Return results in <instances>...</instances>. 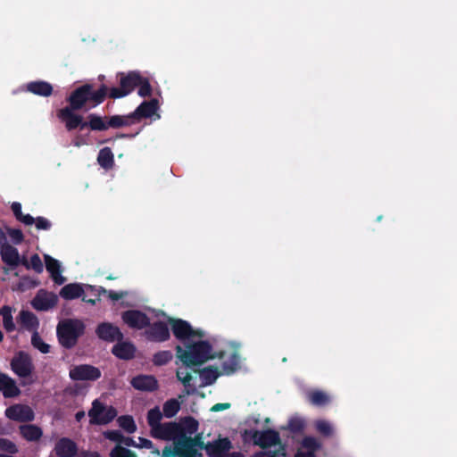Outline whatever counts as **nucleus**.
Here are the masks:
<instances>
[{
	"mask_svg": "<svg viewBox=\"0 0 457 457\" xmlns=\"http://www.w3.org/2000/svg\"><path fill=\"white\" fill-rule=\"evenodd\" d=\"M108 87L102 84L98 89H95L94 86L86 83L76 87L71 95L67 97V102L71 109L90 110L101 104L107 97Z\"/></svg>",
	"mask_w": 457,
	"mask_h": 457,
	"instance_id": "1",
	"label": "nucleus"
},
{
	"mask_svg": "<svg viewBox=\"0 0 457 457\" xmlns=\"http://www.w3.org/2000/svg\"><path fill=\"white\" fill-rule=\"evenodd\" d=\"M177 358L187 367L200 366L212 359V345L205 340L186 345V349L176 345Z\"/></svg>",
	"mask_w": 457,
	"mask_h": 457,
	"instance_id": "2",
	"label": "nucleus"
},
{
	"mask_svg": "<svg viewBox=\"0 0 457 457\" xmlns=\"http://www.w3.org/2000/svg\"><path fill=\"white\" fill-rule=\"evenodd\" d=\"M85 332V325L79 320H65L58 323L56 335L60 345L66 348H73L79 338Z\"/></svg>",
	"mask_w": 457,
	"mask_h": 457,
	"instance_id": "3",
	"label": "nucleus"
},
{
	"mask_svg": "<svg viewBox=\"0 0 457 457\" xmlns=\"http://www.w3.org/2000/svg\"><path fill=\"white\" fill-rule=\"evenodd\" d=\"M119 87H108L107 96L112 99H119L129 96L137 87L141 81L139 71L118 72Z\"/></svg>",
	"mask_w": 457,
	"mask_h": 457,
	"instance_id": "4",
	"label": "nucleus"
},
{
	"mask_svg": "<svg viewBox=\"0 0 457 457\" xmlns=\"http://www.w3.org/2000/svg\"><path fill=\"white\" fill-rule=\"evenodd\" d=\"M88 416L91 425H106L115 419L117 411L112 406H104L99 400L96 399L88 411Z\"/></svg>",
	"mask_w": 457,
	"mask_h": 457,
	"instance_id": "5",
	"label": "nucleus"
},
{
	"mask_svg": "<svg viewBox=\"0 0 457 457\" xmlns=\"http://www.w3.org/2000/svg\"><path fill=\"white\" fill-rule=\"evenodd\" d=\"M10 366L12 372L21 378L30 377L34 370L31 357L23 351L18 352L12 357Z\"/></svg>",
	"mask_w": 457,
	"mask_h": 457,
	"instance_id": "6",
	"label": "nucleus"
},
{
	"mask_svg": "<svg viewBox=\"0 0 457 457\" xmlns=\"http://www.w3.org/2000/svg\"><path fill=\"white\" fill-rule=\"evenodd\" d=\"M244 436H251L253 444L262 449L280 445L279 433L274 429H267L264 431L245 430Z\"/></svg>",
	"mask_w": 457,
	"mask_h": 457,
	"instance_id": "7",
	"label": "nucleus"
},
{
	"mask_svg": "<svg viewBox=\"0 0 457 457\" xmlns=\"http://www.w3.org/2000/svg\"><path fill=\"white\" fill-rule=\"evenodd\" d=\"M69 376L73 381H96L101 378L102 373L97 367L90 364H79L70 370Z\"/></svg>",
	"mask_w": 457,
	"mask_h": 457,
	"instance_id": "8",
	"label": "nucleus"
},
{
	"mask_svg": "<svg viewBox=\"0 0 457 457\" xmlns=\"http://www.w3.org/2000/svg\"><path fill=\"white\" fill-rule=\"evenodd\" d=\"M145 337L148 341L162 343L170 337L168 324L164 321L157 320L146 327L145 331Z\"/></svg>",
	"mask_w": 457,
	"mask_h": 457,
	"instance_id": "9",
	"label": "nucleus"
},
{
	"mask_svg": "<svg viewBox=\"0 0 457 457\" xmlns=\"http://www.w3.org/2000/svg\"><path fill=\"white\" fill-rule=\"evenodd\" d=\"M182 428L177 422L161 423L151 429V436L154 438L162 440L178 439V435L181 433Z\"/></svg>",
	"mask_w": 457,
	"mask_h": 457,
	"instance_id": "10",
	"label": "nucleus"
},
{
	"mask_svg": "<svg viewBox=\"0 0 457 457\" xmlns=\"http://www.w3.org/2000/svg\"><path fill=\"white\" fill-rule=\"evenodd\" d=\"M122 321L133 329L146 328L150 325V318L139 310H128L121 313Z\"/></svg>",
	"mask_w": 457,
	"mask_h": 457,
	"instance_id": "11",
	"label": "nucleus"
},
{
	"mask_svg": "<svg viewBox=\"0 0 457 457\" xmlns=\"http://www.w3.org/2000/svg\"><path fill=\"white\" fill-rule=\"evenodd\" d=\"M96 335L99 339L110 343L120 342L124 337L119 327L111 322L99 323L96 328Z\"/></svg>",
	"mask_w": 457,
	"mask_h": 457,
	"instance_id": "12",
	"label": "nucleus"
},
{
	"mask_svg": "<svg viewBox=\"0 0 457 457\" xmlns=\"http://www.w3.org/2000/svg\"><path fill=\"white\" fill-rule=\"evenodd\" d=\"M4 414L9 420L19 422H29L35 418L34 411L29 405L19 403L8 407Z\"/></svg>",
	"mask_w": 457,
	"mask_h": 457,
	"instance_id": "13",
	"label": "nucleus"
},
{
	"mask_svg": "<svg viewBox=\"0 0 457 457\" xmlns=\"http://www.w3.org/2000/svg\"><path fill=\"white\" fill-rule=\"evenodd\" d=\"M75 109L66 106L58 112L59 119L65 122V127L69 131L76 129H79L80 130L86 129V126H83V123H86V121L83 120L81 115L75 113Z\"/></svg>",
	"mask_w": 457,
	"mask_h": 457,
	"instance_id": "14",
	"label": "nucleus"
},
{
	"mask_svg": "<svg viewBox=\"0 0 457 457\" xmlns=\"http://www.w3.org/2000/svg\"><path fill=\"white\" fill-rule=\"evenodd\" d=\"M168 323L170 325L171 331L178 340L184 342L191 338L193 327L188 321L169 317Z\"/></svg>",
	"mask_w": 457,
	"mask_h": 457,
	"instance_id": "15",
	"label": "nucleus"
},
{
	"mask_svg": "<svg viewBox=\"0 0 457 457\" xmlns=\"http://www.w3.org/2000/svg\"><path fill=\"white\" fill-rule=\"evenodd\" d=\"M206 454L209 457H226L227 453L233 448V445L228 437H220L207 442Z\"/></svg>",
	"mask_w": 457,
	"mask_h": 457,
	"instance_id": "16",
	"label": "nucleus"
},
{
	"mask_svg": "<svg viewBox=\"0 0 457 457\" xmlns=\"http://www.w3.org/2000/svg\"><path fill=\"white\" fill-rule=\"evenodd\" d=\"M159 109V101L153 98L149 101L142 102L134 112H131L135 124L142 119L151 118Z\"/></svg>",
	"mask_w": 457,
	"mask_h": 457,
	"instance_id": "17",
	"label": "nucleus"
},
{
	"mask_svg": "<svg viewBox=\"0 0 457 457\" xmlns=\"http://www.w3.org/2000/svg\"><path fill=\"white\" fill-rule=\"evenodd\" d=\"M57 296L53 293H47L45 290H39L33 298L32 307L40 312H46L54 308L57 304Z\"/></svg>",
	"mask_w": 457,
	"mask_h": 457,
	"instance_id": "18",
	"label": "nucleus"
},
{
	"mask_svg": "<svg viewBox=\"0 0 457 457\" xmlns=\"http://www.w3.org/2000/svg\"><path fill=\"white\" fill-rule=\"evenodd\" d=\"M184 448V451L187 453L188 456L187 457H203L202 453H198L195 447H198L200 449L205 450L207 452V443L205 444L201 435H196L194 438L190 436H184V438H180V443Z\"/></svg>",
	"mask_w": 457,
	"mask_h": 457,
	"instance_id": "19",
	"label": "nucleus"
},
{
	"mask_svg": "<svg viewBox=\"0 0 457 457\" xmlns=\"http://www.w3.org/2000/svg\"><path fill=\"white\" fill-rule=\"evenodd\" d=\"M130 384L139 391L154 392L158 389V381L152 375H137L131 379Z\"/></svg>",
	"mask_w": 457,
	"mask_h": 457,
	"instance_id": "20",
	"label": "nucleus"
},
{
	"mask_svg": "<svg viewBox=\"0 0 457 457\" xmlns=\"http://www.w3.org/2000/svg\"><path fill=\"white\" fill-rule=\"evenodd\" d=\"M54 452L58 457H75L78 453V446L73 440L62 437L56 442Z\"/></svg>",
	"mask_w": 457,
	"mask_h": 457,
	"instance_id": "21",
	"label": "nucleus"
},
{
	"mask_svg": "<svg viewBox=\"0 0 457 457\" xmlns=\"http://www.w3.org/2000/svg\"><path fill=\"white\" fill-rule=\"evenodd\" d=\"M301 446L307 451H297L295 457H316L315 453L321 448V443L316 437L307 436L303 438Z\"/></svg>",
	"mask_w": 457,
	"mask_h": 457,
	"instance_id": "22",
	"label": "nucleus"
},
{
	"mask_svg": "<svg viewBox=\"0 0 457 457\" xmlns=\"http://www.w3.org/2000/svg\"><path fill=\"white\" fill-rule=\"evenodd\" d=\"M0 392L4 398H13L21 395V390L14 379L4 373H0Z\"/></svg>",
	"mask_w": 457,
	"mask_h": 457,
	"instance_id": "23",
	"label": "nucleus"
},
{
	"mask_svg": "<svg viewBox=\"0 0 457 457\" xmlns=\"http://www.w3.org/2000/svg\"><path fill=\"white\" fill-rule=\"evenodd\" d=\"M2 261L11 269L16 268L20 264V254L14 246L11 245H3L0 250Z\"/></svg>",
	"mask_w": 457,
	"mask_h": 457,
	"instance_id": "24",
	"label": "nucleus"
},
{
	"mask_svg": "<svg viewBox=\"0 0 457 457\" xmlns=\"http://www.w3.org/2000/svg\"><path fill=\"white\" fill-rule=\"evenodd\" d=\"M112 353L120 360L129 361L135 357L136 347L132 343L121 340L113 345Z\"/></svg>",
	"mask_w": 457,
	"mask_h": 457,
	"instance_id": "25",
	"label": "nucleus"
},
{
	"mask_svg": "<svg viewBox=\"0 0 457 457\" xmlns=\"http://www.w3.org/2000/svg\"><path fill=\"white\" fill-rule=\"evenodd\" d=\"M26 89L33 95L44 97L50 96L54 91L53 86L49 82L44 80L29 82L26 85Z\"/></svg>",
	"mask_w": 457,
	"mask_h": 457,
	"instance_id": "26",
	"label": "nucleus"
},
{
	"mask_svg": "<svg viewBox=\"0 0 457 457\" xmlns=\"http://www.w3.org/2000/svg\"><path fill=\"white\" fill-rule=\"evenodd\" d=\"M19 430L21 436L29 442H37L43 436L41 428L34 424L21 425Z\"/></svg>",
	"mask_w": 457,
	"mask_h": 457,
	"instance_id": "27",
	"label": "nucleus"
},
{
	"mask_svg": "<svg viewBox=\"0 0 457 457\" xmlns=\"http://www.w3.org/2000/svg\"><path fill=\"white\" fill-rule=\"evenodd\" d=\"M105 119L107 120V125L108 129H120L124 127H129L131 125H134V120L131 115V112L128 115H112V116H105Z\"/></svg>",
	"mask_w": 457,
	"mask_h": 457,
	"instance_id": "28",
	"label": "nucleus"
},
{
	"mask_svg": "<svg viewBox=\"0 0 457 457\" xmlns=\"http://www.w3.org/2000/svg\"><path fill=\"white\" fill-rule=\"evenodd\" d=\"M84 289L79 283L65 285L60 291V296L65 300H73L83 296Z\"/></svg>",
	"mask_w": 457,
	"mask_h": 457,
	"instance_id": "29",
	"label": "nucleus"
},
{
	"mask_svg": "<svg viewBox=\"0 0 457 457\" xmlns=\"http://www.w3.org/2000/svg\"><path fill=\"white\" fill-rule=\"evenodd\" d=\"M87 120L83 126L89 128L93 131H104L108 129L107 120L96 113H90L87 117Z\"/></svg>",
	"mask_w": 457,
	"mask_h": 457,
	"instance_id": "30",
	"label": "nucleus"
},
{
	"mask_svg": "<svg viewBox=\"0 0 457 457\" xmlns=\"http://www.w3.org/2000/svg\"><path fill=\"white\" fill-rule=\"evenodd\" d=\"M179 424L181 426L182 430L181 433L178 435V439L184 438V436H187L186 434H195L199 427L198 421L191 416L185 417Z\"/></svg>",
	"mask_w": 457,
	"mask_h": 457,
	"instance_id": "31",
	"label": "nucleus"
},
{
	"mask_svg": "<svg viewBox=\"0 0 457 457\" xmlns=\"http://www.w3.org/2000/svg\"><path fill=\"white\" fill-rule=\"evenodd\" d=\"M220 375L218 369L213 366H208L199 370V376L204 386L212 385Z\"/></svg>",
	"mask_w": 457,
	"mask_h": 457,
	"instance_id": "32",
	"label": "nucleus"
},
{
	"mask_svg": "<svg viewBox=\"0 0 457 457\" xmlns=\"http://www.w3.org/2000/svg\"><path fill=\"white\" fill-rule=\"evenodd\" d=\"M97 162L104 170H110L113 167L114 156L110 147H104L99 151Z\"/></svg>",
	"mask_w": 457,
	"mask_h": 457,
	"instance_id": "33",
	"label": "nucleus"
},
{
	"mask_svg": "<svg viewBox=\"0 0 457 457\" xmlns=\"http://www.w3.org/2000/svg\"><path fill=\"white\" fill-rule=\"evenodd\" d=\"M307 399L314 406H325L330 402L329 396L321 390H312L307 394Z\"/></svg>",
	"mask_w": 457,
	"mask_h": 457,
	"instance_id": "34",
	"label": "nucleus"
},
{
	"mask_svg": "<svg viewBox=\"0 0 457 457\" xmlns=\"http://www.w3.org/2000/svg\"><path fill=\"white\" fill-rule=\"evenodd\" d=\"M221 368L222 374L229 376L235 373L240 368L238 353L234 352L229 356L228 360L223 361Z\"/></svg>",
	"mask_w": 457,
	"mask_h": 457,
	"instance_id": "35",
	"label": "nucleus"
},
{
	"mask_svg": "<svg viewBox=\"0 0 457 457\" xmlns=\"http://www.w3.org/2000/svg\"><path fill=\"white\" fill-rule=\"evenodd\" d=\"M180 443V438L174 440V448L170 446H165L162 449V457H187L188 456L187 453L184 451V448Z\"/></svg>",
	"mask_w": 457,
	"mask_h": 457,
	"instance_id": "36",
	"label": "nucleus"
},
{
	"mask_svg": "<svg viewBox=\"0 0 457 457\" xmlns=\"http://www.w3.org/2000/svg\"><path fill=\"white\" fill-rule=\"evenodd\" d=\"M12 211L16 220L20 222L30 226L34 223L35 220L30 214H23L21 211V204L18 202H14L12 204Z\"/></svg>",
	"mask_w": 457,
	"mask_h": 457,
	"instance_id": "37",
	"label": "nucleus"
},
{
	"mask_svg": "<svg viewBox=\"0 0 457 457\" xmlns=\"http://www.w3.org/2000/svg\"><path fill=\"white\" fill-rule=\"evenodd\" d=\"M316 431L323 437H331L334 435L332 424L326 420H317L314 422Z\"/></svg>",
	"mask_w": 457,
	"mask_h": 457,
	"instance_id": "38",
	"label": "nucleus"
},
{
	"mask_svg": "<svg viewBox=\"0 0 457 457\" xmlns=\"http://www.w3.org/2000/svg\"><path fill=\"white\" fill-rule=\"evenodd\" d=\"M180 410V403L175 399L171 398L166 401L162 406V413L166 418H173Z\"/></svg>",
	"mask_w": 457,
	"mask_h": 457,
	"instance_id": "39",
	"label": "nucleus"
},
{
	"mask_svg": "<svg viewBox=\"0 0 457 457\" xmlns=\"http://www.w3.org/2000/svg\"><path fill=\"white\" fill-rule=\"evenodd\" d=\"M0 314L3 315V325L7 332H12L15 329V324L12 320V308L4 305L0 309Z\"/></svg>",
	"mask_w": 457,
	"mask_h": 457,
	"instance_id": "40",
	"label": "nucleus"
},
{
	"mask_svg": "<svg viewBox=\"0 0 457 457\" xmlns=\"http://www.w3.org/2000/svg\"><path fill=\"white\" fill-rule=\"evenodd\" d=\"M87 287L91 290L92 292H98V296H100L101 295H107L108 297L112 300V301H119L120 299H122L126 295L127 293L126 292H116V291H112V290H106L105 288H104L103 287H99L98 288H96L95 286H87Z\"/></svg>",
	"mask_w": 457,
	"mask_h": 457,
	"instance_id": "41",
	"label": "nucleus"
},
{
	"mask_svg": "<svg viewBox=\"0 0 457 457\" xmlns=\"http://www.w3.org/2000/svg\"><path fill=\"white\" fill-rule=\"evenodd\" d=\"M20 321L29 329L35 328L38 324L36 315L29 311H21L20 312Z\"/></svg>",
	"mask_w": 457,
	"mask_h": 457,
	"instance_id": "42",
	"label": "nucleus"
},
{
	"mask_svg": "<svg viewBox=\"0 0 457 457\" xmlns=\"http://www.w3.org/2000/svg\"><path fill=\"white\" fill-rule=\"evenodd\" d=\"M173 358V354L169 350L159 351L153 356L152 361L155 366H163L168 364Z\"/></svg>",
	"mask_w": 457,
	"mask_h": 457,
	"instance_id": "43",
	"label": "nucleus"
},
{
	"mask_svg": "<svg viewBox=\"0 0 457 457\" xmlns=\"http://www.w3.org/2000/svg\"><path fill=\"white\" fill-rule=\"evenodd\" d=\"M163 413L160 411L158 406L152 408L148 411L146 420L149 427L154 428L157 425L161 424V420L162 419Z\"/></svg>",
	"mask_w": 457,
	"mask_h": 457,
	"instance_id": "44",
	"label": "nucleus"
},
{
	"mask_svg": "<svg viewBox=\"0 0 457 457\" xmlns=\"http://www.w3.org/2000/svg\"><path fill=\"white\" fill-rule=\"evenodd\" d=\"M305 428V421L300 417H292L287 423V429L293 434L303 433Z\"/></svg>",
	"mask_w": 457,
	"mask_h": 457,
	"instance_id": "45",
	"label": "nucleus"
},
{
	"mask_svg": "<svg viewBox=\"0 0 457 457\" xmlns=\"http://www.w3.org/2000/svg\"><path fill=\"white\" fill-rule=\"evenodd\" d=\"M119 426L126 432L131 434L137 430V426L134 419L130 415H122L118 418Z\"/></svg>",
	"mask_w": 457,
	"mask_h": 457,
	"instance_id": "46",
	"label": "nucleus"
},
{
	"mask_svg": "<svg viewBox=\"0 0 457 457\" xmlns=\"http://www.w3.org/2000/svg\"><path fill=\"white\" fill-rule=\"evenodd\" d=\"M31 345L42 353H48L50 352V345L43 341L37 332L32 335Z\"/></svg>",
	"mask_w": 457,
	"mask_h": 457,
	"instance_id": "47",
	"label": "nucleus"
},
{
	"mask_svg": "<svg viewBox=\"0 0 457 457\" xmlns=\"http://www.w3.org/2000/svg\"><path fill=\"white\" fill-rule=\"evenodd\" d=\"M45 262L46 270L50 273L51 276L61 272V265L56 259L51 257L50 255H45Z\"/></svg>",
	"mask_w": 457,
	"mask_h": 457,
	"instance_id": "48",
	"label": "nucleus"
},
{
	"mask_svg": "<svg viewBox=\"0 0 457 457\" xmlns=\"http://www.w3.org/2000/svg\"><path fill=\"white\" fill-rule=\"evenodd\" d=\"M137 87H138L137 94L141 97H146V96H150L152 95L153 89L150 85L149 79L145 77H143L142 75H141L140 84H138Z\"/></svg>",
	"mask_w": 457,
	"mask_h": 457,
	"instance_id": "49",
	"label": "nucleus"
},
{
	"mask_svg": "<svg viewBox=\"0 0 457 457\" xmlns=\"http://www.w3.org/2000/svg\"><path fill=\"white\" fill-rule=\"evenodd\" d=\"M111 457H137L136 453L132 451L122 447L120 445H116L110 453Z\"/></svg>",
	"mask_w": 457,
	"mask_h": 457,
	"instance_id": "50",
	"label": "nucleus"
},
{
	"mask_svg": "<svg viewBox=\"0 0 457 457\" xmlns=\"http://www.w3.org/2000/svg\"><path fill=\"white\" fill-rule=\"evenodd\" d=\"M6 232L14 245H20L24 240V236L20 228H6Z\"/></svg>",
	"mask_w": 457,
	"mask_h": 457,
	"instance_id": "51",
	"label": "nucleus"
},
{
	"mask_svg": "<svg viewBox=\"0 0 457 457\" xmlns=\"http://www.w3.org/2000/svg\"><path fill=\"white\" fill-rule=\"evenodd\" d=\"M0 451L6 452L11 454L18 453L17 445L7 438L0 437Z\"/></svg>",
	"mask_w": 457,
	"mask_h": 457,
	"instance_id": "52",
	"label": "nucleus"
},
{
	"mask_svg": "<svg viewBox=\"0 0 457 457\" xmlns=\"http://www.w3.org/2000/svg\"><path fill=\"white\" fill-rule=\"evenodd\" d=\"M286 456V452L283 446H281L278 450L275 451H261L253 454L251 457H278Z\"/></svg>",
	"mask_w": 457,
	"mask_h": 457,
	"instance_id": "53",
	"label": "nucleus"
},
{
	"mask_svg": "<svg viewBox=\"0 0 457 457\" xmlns=\"http://www.w3.org/2000/svg\"><path fill=\"white\" fill-rule=\"evenodd\" d=\"M29 270H33L37 273L43 272V262L37 253H34L31 255L29 260Z\"/></svg>",
	"mask_w": 457,
	"mask_h": 457,
	"instance_id": "54",
	"label": "nucleus"
},
{
	"mask_svg": "<svg viewBox=\"0 0 457 457\" xmlns=\"http://www.w3.org/2000/svg\"><path fill=\"white\" fill-rule=\"evenodd\" d=\"M37 286V283L31 279L28 276H24L21 278L19 283L17 284V289L20 291H25L29 288H32Z\"/></svg>",
	"mask_w": 457,
	"mask_h": 457,
	"instance_id": "55",
	"label": "nucleus"
},
{
	"mask_svg": "<svg viewBox=\"0 0 457 457\" xmlns=\"http://www.w3.org/2000/svg\"><path fill=\"white\" fill-rule=\"evenodd\" d=\"M34 220L35 221L33 224H35L37 229L38 230H49L52 228L51 221L45 217L39 216Z\"/></svg>",
	"mask_w": 457,
	"mask_h": 457,
	"instance_id": "56",
	"label": "nucleus"
},
{
	"mask_svg": "<svg viewBox=\"0 0 457 457\" xmlns=\"http://www.w3.org/2000/svg\"><path fill=\"white\" fill-rule=\"evenodd\" d=\"M104 435L105 438L119 444L123 439V435L120 430H107Z\"/></svg>",
	"mask_w": 457,
	"mask_h": 457,
	"instance_id": "57",
	"label": "nucleus"
},
{
	"mask_svg": "<svg viewBox=\"0 0 457 457\" xmlns=\"http://www.w3.org/2000/svg\"><path fill=\"white\" fill-rule=\"evenodd\" d=\"M177 378L185 386H189L192 380V376L189 372H185V377H182V372L179 370L177 371Z\"/></svg>",
	"mask_w": 457,
	"mask_h": 457,
	"instance_id": "58",
	"label": "nucleus"
},
{
	"mask_svg": "<svg viewBox=\"0 0 457 457\" xmlns=\"http://www.w3.org/2000/svg\"><path fill=\"white\" fill-rule=\"evenodd\" d=\"M230 406H231V404L229 403H219L214 404L211 408V411L218 412V411H225V410L229 409Z\"/></svg>",
	"mask_w": 457,
	"mask_h": 457,
	"instance_id": "59",
	"label": "nucleus"
},
{
	"mask_svg": "<svg viewBox=\"0 0 457 457\" xmlns=\"http://www.w3.org/2000/svg\"><path fill=\"white\" fill-rule=\"evenodd\" d=\"M51 278L57 285H62L66 280V278L63 276H62L61 272L58 274L52 275Z\"/></svg>",
	"mask_w": 457,
	"mask_h": 457,
	"instance_id": "60",
	"label": "nucleus"
},
{
	"mask_svg": "<svg viewBox=\"0 0 457 457\" xmlns=\"http://www.w3.org/2000/svg\"><path fill=\"white\" fill-rule=\"evenodd\" d=\"M80 457H101V455L97 452L82 451L80 453Z\"/></svg>",
	"mask_w": 457,
	"mask_h": 457,
	"instance_id": "61",
	"label": "nucleus"
},
{
	"mask_svg": "<svg viewBox=\"0 0 457 457\" xmlns=\"http://www.w3.org/2000/svg\"><path fill=\"white\" fill-rule=\"evenodd\" d=\"M120 444H124L127 446H137L135 441L131 437H126L123 436V439L120 441Z\"/></svg>",
	"mask_w": 457,
	"mask_h": 457,
	"instance_id": "62",
	"label": "nucleus"
},
{
	"mask_svg": "<svg viewBox=\"0 0 457 457\" xmlns=\"http://www.w3.org/2000/svg\"><path fill=\"white\" fill-rule=\"evenodd\" d=\"M139 439H140L142 446H144L145 448H151L152 447L153 443H152L151 440L146 439V438H143V437H139Z\"/></svg>",
	"mask_w": 457,
	"mask_h": 457,
	"instance_id": "63",
	"label": "nucleus"
},
{
	"mask_svg": "<svg viewBox=\"0 0 457 457\" xmlns=\"http://www.w3.org/2000/svg\"><path fill=\"white\" fill-rule=\"evenodd\" d=\"M226 457H245V455L241 452H232L230 451L227 453Z\"/></svg>",
	"mask_w": 457,
	"mask_h": 457,
	"instance_id": "64",
	"label": "nucleus"
}]
</instances>
